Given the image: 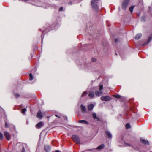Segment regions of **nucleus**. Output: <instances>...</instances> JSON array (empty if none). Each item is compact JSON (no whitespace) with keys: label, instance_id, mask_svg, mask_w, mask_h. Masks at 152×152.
<instances>
[{"label":"nucleus","instance_id":"nucleus-36","mask_svg":"<svg viewBox=\"0 0 152 152\" xmlns=\"http://www.w3.org/2000/svg\"><path fill=\"white\" fill-rule=\"evenodd\" d=\"M126 145L127 146H130V145L128 143H125Z\"/></svg>","mask_w":152,"mask_h":152},{"label":"nucleus","instance_id":"nucleus-23","mask_svg":"<svg viewBox=\"0 0 152 152\" xmlns=\"http://www.w3.org/2000/svg\"><path fill=\"white\" fill-rule=\"evenodd\" d=\"M29 77H30V78H29L30 80H32L33 79V76L31 73H30V74Z\"/></svg>","mask_w":152,"mask_h":152},{"label":"nucleus","instance_id":"nucleus-18","mask_svg":"<svg viewBox=\"0 0 152 152\" xmlns=\"http://www.w3.org/2000/svg\"><path fill=\"white\" fill-rule=\"evenodd\" d=\"M104 144H101L99 146L96 148V149L97 150L102 149L104 147Z\"/></svg>","mask_w":152,"mask_h":152},{"label":"nucleus","instance_id":"nucleus-21","mask_svg":"<svg viewBox=\"0 0 152 152\" xmlns=\"http://www.w3.org/2000/svg\"><path fill=\"white\" fill-rule=\"evenodd\" d=\"M134 6H131L129 8V10L130 11L131 13H132L133 12V9L134 8Z\"/></svg>","mask_w":152,"mask_h":152},{"label":"nucleus","instance_id":"nucleus-41","mask_svg":"<svg viewBox=\"0 0 152 152\" xmlns=\"http://www.w3.org/2000/svg\"><path fill=\"white\" fill-rule=\"evenodd\" d=\"M25 1H28L29 0H24Z\"/></svg>","mask_w":152,"mask_h":152},{"label":"nucleus","instance_id":"nucleus-29","mask_svg":"<svg viewBox=\"0 0 152 152\" xmlns=\"http://www.w3.org/2000/svg\"><path fill=\"white\" fill-rule=\"evenodd\" d=\"M103 85H100L99 86V89L100 91L102 90L103 89Z\"/></svg>","mask_w":152,"mask_h":152},{"label":"nucleus","instance_id":"nucleus-26","mask_svg":"<svg viewBox=\"0 0 152 152\" xmlns=\"http://www.w3.org/2000/svg\"><path fill=\"white\" fill-rule=\"evenodd\" d=\"M3 137V135L2 133L0 132V140H2Z\"/></svg>","mask_w":152,"mask_h":152},{"label":"nucleus","instance_id":"nucleus-27","mask_svg":"<svg viewBox=\"0 0 152 152\" xmlns=\"http://www.w3.org/2000/svg\"><path fill=\"white\" fill-rule=\"evenodd\" d=\"M150 42H149V41H147V42H146L143 44L142 45V46H144V45H148Z\"/></svg>","mask_w":152,"mask_h":152},{"label":"nucleus","instance_id":"nucleus-22","mask_svg":"<svg viewBox=\"0 0 152 152\" xmlns=\"http://www.w3.org/2000/svg\"><path fill=\"white\" fill-rule=\"evenodd\" d=\"M152 34L149 36V38H148V41H149V42H150L152 40Z\"/></svg>","mask_w":152,"mask_h":152},{"label":"nucleus","instance_id":"nucleus-1","mask_svg":"<svg viewBox=\"0 0 152 152\" xmlns=\"http://www.w3.org/2000/svg\"><path fill=\"white\" fill-rule=\"evenodd\" d=\"M100 3V0H91V5L92 8L95 11L97 12L98 11Z\"/></svg>","mask_w":152,"mask_h":152},{"label":"nucleus","instance_id":"nucleus-30","mask_svg":"<svg viewBox=\"0 0 152 152\" xmlns=\"http://www.w3.org/2000/svg\"><path fill=\"white\" fill-rule=\"evenodd\" d=\"M14 95L16 97V98H18L19 97L20 95H19L18 94H14Z\"/></svg>","mask_w":152,"mask_h":152},{"label":"nucleus","instance_id":"nucleus-7","mask_svg":"<svg viewBox=\"0 0 152 152\" xmlns=\"http://www.w3.org/2000/svg\"><path fill=\"white\" fill-rule=\"evenodd\" d=\"M140 140L141 142L142 143L145 145H149V142L146 140H145L144 139H142L141 138Z\"/></svg>","mask_w":152,"mask_h":152},{"label":"nucleus","instance_id":"nucleus-40","mask_svg":"<svg viewBox=\"0 0 152 152\" xmlns=\"http://www.w3.org/2000/svg\"><path fill=\"white\" fill-rule=\"evenodd\" d=\"M69 4H72V2H71L70 1V2H69Z\"/></svg>","mask_w":152,"mask_h":152},{"label":"nucleus","instance_id":"nucleus-16","mask_svg":"<svg viewBox=\"0 0 152 152\" xmlns=\"http://www.w3.org/2000/svg\"><path fill=\"white\" fill-rule=\"evenodd\" d=\"M92 116L93 117V118L94 119H96L97 121H99V118L97 117L96 115V113H94L92 114Z\"/></svg>","mask_w":152,"mask_h":152},{"label":"nucleus","instance_id":"nucleus-11","mask_svg":"<svg viewBox=\"0 0 152 152\" xmlns=\"http://www.w3.org/2000/svg\"><path fill=\"white\" fill-rule=\"evenodd\" d=\"M43 122H39L36 125V127L37 128H39L41 127L43 125Z\"/></svg>","mask_w":152,"mask_h":152},{"label":"nucleus","instance_id":"nucleus-13","mask_svg":"<svg viewBox=\"0 0 152 152\" xmlns=\"http://www.w3.org/2000/svg\"><path fill=\"white\" fill-rule=\"evenodd\" d=\"M94 107V106L93 104H89L88 105V109L89 110H92Z\"/></svg>","mask_w":152,"mask_h":152},{"label":"nucleus","instance_id":"nucleus-9","mask_svg":"<svg viewBox=\"0 0 152 152\" xmlns=\"http://www.w3.org/2000/svg\"><path fill=\"white\" fill-rule=\"evenodd\" d=\"M37 118L40 119L42 118V115L40 110H39L37 113Z\"/></svg>","mask_w":152,"mask_h":152},{"label":"nucleus","instance_id":"nucleus-12","mask_svg":"<svg viewBox=\"0 0 152 152\" xmlns=\"http://www.w3.org/2000/svg\"><path fill=\"white\" fill-rule=\"evenodd\" d=\"M80 108L81 110V112L83 113H85L86 111V107L83 105L81 104L80 105Z\"/></svg>","mask_w":152,"mask_h":152},{"label":"nucleus","instance_id":"nucleus-5","mask_svg":"<svg viewBox=\"0 0 152 152\" xmlns=\"http://www.w3.org/2000/svg\"><path fill=\"white\" fill-rule=\"evenodd\" d=\"M105 134L108 139H111L112 138V135L110 132L108 131H106L105 132Z\"/></svg>","mask_w":152,"mask_h":152},{"label":"nucleus","instance_id":"nucleus-24","mask_svg":"<svg viewBox=\"0 0 152 152\" xmlns=\"http://www.w3.org/2000/svg\"><path fill=\"white\" fill-rule=\"evenodd\" d=\"M87 94V92L86 91H84L82 95H81V97H82L84 96L85 95H86Z\"/></svg>","mask_w":152,"mask_h":152},{"label":"nucleus","instance_id":"nucleus-32","mask_svg":"<svg viewBox=\"0 0 152 152\" xmlns=\"http://www.w3.org/2000/svg\"><path fill=\"white\" fill-rule=\"evenodd\" d=\"M63 10V8L62 7H61L59 9V11H62Z\"/></svg>","mask_w":152,"mask_h":152},{"label":"nucleus","instance_id":"nucleus-39","mask_svg":"<svg viewBox=\"0 0 152 152\" xmlns=\"http://www.w3.org/2000/svg\"><path fill=\"white\" fill-rule=\"evenodd\" d=\"M55 152H60L59 150H56V151Z\"/></svg>","mask_w":152,"mask_h":152},{"label":"nucleus","instance_id":"nucleus-42","mask_svg":"<svg viewBox=\"0 0 152 152\" xmlns=\"http://www.w3.org/2000/svg\"><path fill=\"white\" fill-rule=\"evenodd\" d=\"M44 38V37H42V39H43Z\"/></svg>","mask_w":152,"mask_h":152},{"label":"nucleus","instance_id":"nucleus-2","mask_svg":"<svg viewBox=\"0 0 152 152\" xmlns=\"http://www.w3.org/2000/svg\"><path fill=\"white\" fill-rule=\"evenodd\" d=\"M129 0H124L122 4V8L124 10H125L127 9Z\"/></svg>","mask_w":152,"mask_h":152},{"label":"nucleus","instance_id":"nucleus-34","mask_svg":"<svg viewBox=\"0 0 152 152\" xmlns=\"http://www.w3.org/2000/svg\"><path fill=\"white\" fill-rule=\"evenodd\" d=\"M5 127H8V126L7 124L6 123L5 124Z\"/></svg>","mask_w":152,"mask_h":152},{"label":"nucleus","instance_id":"nucleus-6","mask_svg":"<svg viewBox=\"0 0 152 152\" xmlns=\"http://www.w3.org/2000/svg\"><path fill=\"white\" fill-rule=\"evenodd\" d=\"M4 135L6 139L8 140H9L10 139V135L7 131L4 132Z\"/></svg>","mask_w":152,"mask_h":152},{"label":"nucleus","instance_id":"nucleus-37","mask_svg":"<svg viewBox=\"0 0 152 152\" xmlns=\"http://www.w3.org/2000/svg\"><path fill=\"white\" fill-rule=\"evenodd\" d=\"M45 33V30H43V32H42V34H44Z\"/></svg>","mask_w":152,"mask_h":152},{"label":"nucleus","instance_id":"nucleus-25","mask_svg":"<svg viewBox=\"0 0 152 152\" xmlns=\"http://www.w3.org/2000/svg\"><path fill=\"white\" fill-rule=\"evenodd\" d=\"M113 96L117 98H119L121 97V96L120 95H113Z\"/></svg>","mask_w":152,"mask_h":152},{"label":"nucleus","instance_id":"nucleus-14","mask_svg":"<svg viewBox=\"0 0 152 152\" xmlns=\"http://www.w3.org/2000/svg\"><path fill=\"white\" fill-rule=\"evenodd\" d=\"M103 92L102 91H99L98 90H97L95 92V94L96 96H100V95L102 94Z\"/></svg>","mask_w":152,"mask_h":152},{"label":"nucleus","instance_id":"nucleus-38","mask_svg":"<svg viewBox=\"0 0 152 152\" xmlns=\"http://www.w3.org/2000/svg\"><path fill=\"white\" fill-rule=\"evenodd\" d=\"M55 116L56 117H58L59 118H60V116H58L56 114L55 115Z\"/></svg>","mask_w":152,"mask_h":152},{"label":"nucleus","instance_id":"nucleus-20","mask_svg":"<svg viewBox=\"0 0 152 152\" xmlns=\"http://www.w3.org/2000/svg\"><path fill=\"white\" fill-rule=\"evenodd\" d=\"M125 127L127 129L130 128L131 127L130 124L129 123H127L125 125Z\"/></svg>","mask_w":152,"mask_h":152},{"label":"nucleus","instance_id":"nucleus-3","mask_svg":"<svg viewBox=\"0 0 152 152\" xmlns=\"http://www.w3.org/2000/svg\"><path fill=\"white\" fill-rule=\"evenodd\" d=\"M72 140L74 141L77 143L80 142V140L78 136L76 135H73L72 137Z\"/></svg>","mask_w":152,"mask_h":152},{"label":"nucleus","instance_id":"nucleus-10","mask_svg":"<svg viewBox=\"0 0 152 152\" xmlns=\"http://www.w3.org/2000/svg\"><path fill=\"white\" fill-rule=\"evenodd\" d=\"M78 123H83L86 125H88L89 124V122L85 120H79L78 121Z\"/></svg>","mask_w":152,"mask_h":152},{"label":"nucleus","instance_id":"nucleus-8","mask_svg":"<svg viewBox=\"0 0 152 152\" xmlns=\"http://www.w3.org/2000/svg\"><path fill=\"white\" fill-rule=\"evenodd\" d=\"M44 149L46 152H49L50 150V147L49 145H45Z\"/></svg>","mask_w":152,"mask_h":152},{"label":"nucleus","instance_id":"nucleus-19","mask_svg":"<svg viewBox=\"0 0 152 152\" xmlns=\"http://www.w3.org/2000/svg\"><path fill=\"white\" fill-rule=\"evenodd\" d=\"M27 110L26 108H23L22 109V113L24 115H25V113L26 111Z\"/></svg>","mask_w":152,"mask_h":152},{"label":"nucleus","instance_id":"nucleus-15","mask_svg":"<svg viewBox=\"0 0 152 152\" xmlns=\"http://www.w3.org/2000/svg\"><path fill=\"white\" fill-rule=\"evenodd\" d=\"M142 35L141 33L137 34H136L134 38L136 39H139L141 37Z\"/></svg>","mask_w":152,"mask_h":152},{"label":"nucleus","instance_id":"nucleus-33","mask_svg":"<svg viewBox=\"0 0 152 152\" xmlns=\"http://www.w3.org/2000/svg\"><path fill=\"white\" fill-rule=\"evenodd\" d=\"M22 152H25V150L24 147L22 149Z\"/></svg>","mask_w":152,"mask_h":152},{"label":"nucleus","instance_id":"nucleus-31","mask_svg":"<svg viewBox=\"0 0 152 152\" xmlns=\"http://www.w3.org/2000/svg\"><path fill=\"white\" fill-rule=\"evenodd\" d=\"M91 61H93V62H95V61H96V59L94 58H92V59H91Z\"/></svg>","mask_w":152,"mask_h":152},{"label":"nucleus","instance_id":"nucleus-28","mask_svg":"<svg viewBox=\"0 0 152 152\" xmlns=\"http://www.w3.org/2000/svg\"><path fill=\"white\" fill-rule=\"evenodd\" d=\"M145 16H142L141 18V21H142L145 22Z\"/></svg>","mask_w":152,"mask_h":152},{"label":"nucleus","instance_id":"nucleus-17","mask_svg":"<svg viewBox=\"0 0 152 152\" xmlns=\"http://www.w3.org/2000/svg\"><path fill=\"white\" fill-rule=\"evenodd\" d=\"M94 92L92 91L89 92L88 96L90 97L91 98H94Z\"/></svg>","mask_w":152,"mask_h":152},{"label":"nucleus","instance_id":"nucleus-4","mask_svg":"<svg viewBox=\"0 0 152 152\" xmlns=\"http://www.w3.org/2000/svg\"><path fill=\"white\" fill-rule=\"evenodd\" d=\"M100 99L102 101H106L111 100V98L108 96H104L101 97Z\"/></svg>","mask_w":152,"mask_h":152},{"label":"nucleus","instance_id":"nucleus-35","mask_svg":"<svg viewBox=\"0 0 152 152\" xmlns=\"http://www.w3.org/2000/svg\"><path fill=\"white\" fill-rule=\"evenodd\" d=\"M114 42L116 43L118 41V39H114Z\"/></svg>","mask_w":152,"mask_h":152}]
</instances>
